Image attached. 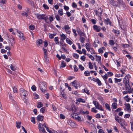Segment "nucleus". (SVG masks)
I'll return each mask as SVG.
<instances>
[{
  "mask_svg": "<svg viewBox=\"0 0 133 133\" xmlns=\"http://www.w3.org/2000/svg\"><path fill=\"white\" fill-rule=\"evenodd\" d=\"M47 85L46 83L44 82H42L40 83L39 87L40 90L42 92H44L46 90L45 89Z\"/></svg>",
  "mask_w": 133,
  "mask_h": 133,
  "instance_id": "nucleus-1",
  "label": "nucleus"
},
{
  "mask_svg": "<svg viewBox=\"0 0 133 133\" xmlns=\"http://www.w3.org/2000/svg\"><path fill=\"white\" fill-rule=\"evenodd\" d=\"M38 129L39 132L41 133H46L45 129L43 127V125L42 124L39 123Z\"/></svg>",
  "mask_w": 133,
  "mask_h": 133,
  "instance_id": "nucleus-2",
  "label": "nucleus"
},
{
  "mask_svg": "<svg viewBox=\"0 0 133 133\" xmlns=\"http://www.w3.org/2000/svg\"><path fill=\"white\" fill-rule=\"evenodd\" d=\"M20 94L21 96H24L23 98L25 99L27 95L28 94V92L26 91L23 89L21 88L20 89Z\"/></svg>",
  "mask_w": 133,
  "mask_h": 133,
  "instance_id": "nucleus-3",
  "label": "nucleus"
},
{
  "mask_svg": "<svg viewBox=\"0 0 133 133\" xmlns=\"http://www.w3.org/2000/svg\"><path fill=\"white\" fill-rule=\"evenodd\" d=\"M93 103L94 105L97 109L99 110H103L101 105H100L97 101H93Z\"/></svg>",
  "mask_w": 133,
  "mask_h": 133,
  "instance_id": "nucleus-4",
  "label": "nucleus"
},
{
  "mask_svg": "<svg viewBox=\"0 0 133 133\" xmlns=\"http://www.w3.org/2000/svg\"><path fill=\"white\" fill-rule=\"evenodd\" d=\"M63 30H64L68 34H69L70 33L71 31L70 30V28L68 25H65L64 27L63 28Z\"/></svg>",
  "mask_w": 133,
  "mask_h": 133,
  "instance_id": "nucleus-5",
  "label": "nucleus"
},
{
  "mask_svg": "<svg viewBox=\"0 0 133 133\" xmlns=\"http://www.w3.org/2000/svg\"><path fill=\"white\" fill-rule=\"evenodd\" d=\"M125 90L127 91H128L129 94L131 93L132 91L130 86L129 83H125Z\"/></svg>",
  "mask_w": 133,
  "mask_h": 133,
  "instance_id": "nucleus-6",
  "label": "nucleus"
},
{
  "mask_svg": "<svg viewBox=\"0 0 133 133\" xmlns=\"http://www.w3.org/2000/svg\"><path fill=\"white\" fill-rule=\"evenodd\" d=\"M72 85L76 89H77L80 86L79 83L76 81H74L72 82Z\"/></svg>",
  "mask_w": 133,
  "mask_h": 133,
  "instance_id": "nucleus-7",
  "label": "nucleus"
},
{
  "mask_svg": "<svg viewBox=\"0 0 133 133\" xmlns=\"http://www.w3.org/2000/svg\"><path fill=\"white\" fill-rule=\"evenodd\" d=\"M130 78V76H126L123 79V82L125 83H129V78Z\"/></svg>",
  "mask_w": 133,
  "mask_h": 133,
  "instance_id": "nucleus-8",
  "label": "nucleus"
},
{
  "mask_svg": "<svg viewBox=\"0 0 133 133\" xmlns=\"http://www.w3.org/2000/svg\"><path fill=\"white\" fill-rule=\"evenodd\" d=\"M125 106V107L126 109L128 111L130 112L131 111V106L129 103H125L124 104Z\"/></svg>",
  "mask_w": 133,
  "mask_h": 133,
  "instance_id": "nucleus-9",
  "label": "nucleus"
},
{
  "mask_svg": "<svg viewBox=\"0 0 133 133\" xmlns=\"http://www.w3.org/2000/svg\"><path fill=\"white\" fill-rule=\"evenodd\" d=\"M36 17L39 19H43L44 18V17L45 16V15L44 14H37L36 15Z\"/></svg>",
  "mask_w": 133,
  "mask_h": 133,
  "instance_id": "nucleus-10",
  "label": "nucleus"
},
{
  "mask_svg": "<svg viewBox=\"0 0 133 133\" xmlns=\"http://www.w3.org/2000/svg\"><path fill=\"white\" fill-rule=\"evenodd\" d=\"M76 30L79 35L80 36H83L84 37H85V35L84 33L82 32L79 28H77V29Z\"/></svg>",
  "mask_w": 133,
  "mask_h": 133,
  "instance_id": "nucleus-11",
  "label": "nucleus"
},
{
  "mask_svg": "<svg viewBox=\"0 0 133 133\" xmlns=\"http://www.w3.org/2000/svg\"><path fill=\"white\" fill-rule=\"evenodd\" d=\"M94 29L97 32L100 31L101 28L99 26H98L97 25H95L93 26Z\"/></svg>",
  "mask_w": 133,
  "mask_h": 133,
  "instance_id": "nucleus-12",
  "label": "nucleus"
},
{
  "mask_svg": "<svg viewBox=\"0 0 133 133\" xmlns=\"http://www.w3.org/2000/svg\"><path fill=\"white\" fill-rule=\"evenodd\" d=\"M8 38H9V40L10 42L11 46H12L13 45V43L14 42V41H15V39L12 37H9V36H8Z\"/></svg>",
  "mask_w": 133,
  "mask_h": 133,
  "instance_id": "nucleus-13",
  "label": "nucleus"
},
{
  "mask_svg": "<svg viewBox=\"0 0 133 133\" xmlns=\"http://www.w3.org/2000/svg\"><path fill=\"white\" fill-rule=\"evenodd\" d=\"M110 4L113 6H117V2L114 1L113 0H110Z\"/></svg>",
  "mask_w": 133,
  "mask_h": 133,
  "instance_id": "nucleus-14",
  "label": "nucleus"
},
{
  "mask_svg": "<svg viewBox=\"0 0 133 133\" xmlns=\"http://www.w3.org/2000/svg\"><path fill=\"white\" fill-rule=\"evenodd\" d=\"M43 119V116L40 115H38L37 118V120L38 121H42Z\"/></svg>",
  "mask_w": 133,
  "mask_h": 133,
  "instance_id": "nucleus-15",
  "label": "nucleus"
},
{
  "mask_svg": "<svg viewBox=\"0 0 133 133\" xmlns=\"http://www.w3.org/2000/svg\"><path fill=\"white\" fill-rule=\"evenodd\" d=\"M60 37L61 38V39L62 41H63L66 38V36L63 34L60 35Z\"/></svg>",
  "mask_w": 133,
  "mask_h": 133,
  "instance_id": "nucleus-16",
  "label": "nucleus"
},
{
  "mask_svg": "<svg viewBox=\"0 0 133 133\" xmlns=\"http://www.w3.org/2000/svg\"><path fill=\"white\" fill-rule=\"evenodd\" d=\"M37 44L38 46H39L42 43V41L41 39H39L37 41Z\"/></svg>",
  "mask_w": 133,
  "mask_h": 133,
  "instance_id": "nucleus-17",
  "label": "nucleus"
},
{
  "mask_svg": "<svg viewBox=\"0 0 133 133\" xmlns=\"http://www.w3.org/2000/svg\"><path fill=\"white\" fill-rule=\"evenodd\" d=\"M75 118L78 121H82L81 117L79 116H78L77 115L75 116Z\"/></svg>",
  "mask_w": 133,
  "mask_h": 133,
  "instance_id": "nucleus-18",
  "label": "nucleus"
},
{
  "mask_svg": "<svg viewBox=\"0 0 133 133\" xmlns=\"http://www.w3.org/2000/svg\"><path fill=\"white\" fill-rule=\"evenodd\" d=\"M63 9H59V10L58 11V14L61 16H62L63 14Z\"/></svg>",
  "mask_w": 133,
  "mask_h": 133,
  "instance_id": "nucleus-19",
  "label": "nucleus"
},
{
  "mask_svg": "<svg viewBox=\"0 0 133 133\" xmlns=\"http://www.w3.org/2000/svg\"><path fill=\"white\" fill-rule=\"evenodd\" d=\"M102 76L103 79L105 81V82L106 83V81H107V79L108 78V74H106L104 76Z\"/></svg>",
  "mask_w": 133,
  "mask_h": 133,
  "instance_id": "nucleus-20",
  "label": "nucleus"
},
{
  "mask_svg": "<svg viewBox=\"0 0 133 133\" xmlns=\"http://www.w3.org/2000/svg\"><path fill=\"white\" fill-rule=\"evenodd\" d=\"M104 21L105 24L107 25L109 24H110L111 23L110 20L108 18H107L106 19H104Z\"/></svg>",
  "mask_w": 133,
  "mask_h": 133,
  "instance_id": "nucleus-21",
  "label": "nucleus"
},
{
  "mask_svg": "<svg viewBox=\"0 0 133 133\" xmlns=\"http://www.w3.org/2000/svg\"><path fill=\"white\" fill-rule=\"evenodd\" d=\"M76 101L79 102L84 103L85 102V100L81 98H78L77 99Z\"/></svg>",
  "mask_w": 133,
  "mask_h": 133,
  "instance_id": "nucleus-22",
  "label": "nucleus"
},
{
  "mask_svg": "<svg viewBox=\"0 0 133 133\" xmlns=\"http://www.w3.org/2000/svg\"><path fill=\"white\" fill-rule=\"evenodd\" d=\"M16 127L18 128H20L21 125V123L20 122H16Z\"/></svg>",
  "mask_w": 133,
  "mask_h": 133,
  "instance_id": "nucleus-23",
  "label": "nucleus"
},
{
  "mask_svg": "<svg viewBox=\"0 0 133 133\" xmlns=\"http://www.w3.org/2000/svg\"><path fill=\"white\" fill-rule=\"evenodd\" d=\"M117 104L115 103H113L112 105V107L113 109H115L117 108Z\"/></svg>",
  "mask_w": 133,
  "mask_h": 133,
  "instance_id": "nucleus-24",
  "label": "nucleus"
},
{
  "mask_svg": "<svg viewBox=\"0 0 133 133\" xmlns=\"http://www.w3.org/2000/svg\"><path fill=\"white\" fill-rule=\"evenodd\" d=\"M47 56H44V60L45 63L46 64L48 63V61H49V58Z\"/></svg>",
  "mask_w": 133,
  "mask_h": 133,
  "instance_id": "nucleus-25",
  "label": "nucleus"
},
{
  "mask_svg": "<svg viewBox=\"0 0 133 133\" xmlns=\"http://www.w3.org/2000/svg\"><path fill=\"white\" fill-rule=\"evenodd\" d=\"M70 109L71 110H72L73 112H75L76 111V109L74 105H72L70 108Z\"/></svg>",
  "mask_w": 133,
  "mask_h": 133,
  "instance_id": "nucleus-26",
  "label": "nucleus"
},
{
  "mask_svg": "<svg viewBox=\"0 0 133 133\" xmlns=\"http://www.w3.org/2000/svg\"><path fill=\"white\" fill-rule=\"evenodd\" d=\"M54 40L55 42V43L56 44H59L58 38V37H55L54 38Z\"/></svg>",
  "mask_w": 133,
  "mask_h": 133,
  "instance_id": "nucleus-27",
  "label": "nucleus"
},
{
  "mask_svg": "<svg viewBox=\"0 0 133 133\" xmlns=\"http://www.w3.org/2000/svg\"><path fill=\"white\" fill-rule=\"evenodd\" d=\"M115 82L116 83L122 81V79L121 78L120 79H117L116 78H115Z\"/></svg>",
  "mask_w": 133,
  "mask_h": 133,
  "instance_id": "nucleus-28",
  "label": "nucleus"
},
{
  "mask_svg": "<svg viewBox=\"0 0 133 133\" xmlns=\"http://www.w3.org/2000/svg\"><path fill=\"white\" fill-rule=\"evenodd\" d=\"M68 123L71 127L74 126L75 124V123L72 122L71 120L69 121Z\"/></svg>",
  "mask_w": 133,
  "mask_h": 133,
  "instance_id": "nucleus-29",
  "label": "nucleus"
},
{
  "mask_svg": "<svg viewBox=\"0 0 133 133\" xmlns=\"http://www.w3.org/2000/svg\"><path fill=\"white\" fill-rule=\"evenodd\" d=\"M96 82L99 86H100L102 84L101 82V81L98 78H97L96 80Z\"/></svg>",
  "mask_w": 133,
  "mask_h": 133,
  "instance_id": "nucleus-30",
  "label": "nucleus"
},
{
  "mask_svg": "<svg viewBox=\"0 0 133 133\" xmlns=\"http://www.w3.org/2000/svg\"><path fill=\"white\" fill-rule=\"evenodd\" d=\"M43 106V104L41 102H39L38 103V105H37V107L38 108H39Z\"/></svg>",
  "mask_w": 133,
  "mask_h": 133,
  "instance_id": "nucleus-31",
  "label": "nucleus"
},
{
  "mask_svg": "<svg viewBox=\"0 0 133 133\" xmlns=\"http://www.w3.org/2000/svg\"><path fill=\"white\" fill-rule=\"evenodd\" d=\"M66 41L67 43L70 45L72 44V42L68 38H66Z\"/></svg>",
  "mask_w": 133,
  "mask_h": 133,
  "instance_id": "nucleus-32",
  "label": "nucleus"
},
{
  "mask_svg": "<svg viewBox=\"0 0 133 133\" xmlns=\"http://www.w3.org/2000/svg\"><path fill=\"white\" fill-rule=\"evenodd\" d=\"M66 65L65 63H64V61H62V62L61 64V66L60 67V68H62L65 67Z\"/></svg>",
  "mask_w": 133,
  "mask_h": 133,
  "instance_id": "nucleus-33",
  "label": "nucleus"
},
{
  "mask_svg": "<svg viewBox=\"0 0 133 133\" xmlns=\"http://www.w3.org/2000/svg\"><path fill=\"white\" fill-rule=\"evenodd\" d=\"M105 106L107 109H108L109 111L111 110V109L109 105L107 103H106L105 105Z\"/></svg>",
  "mask_w": 133,
  "mask_h": 133,
  "instance_id": "nucleus-34",
  "label": "nucleus"
},
{
  "mask_svg": "<svg viewBox=\"0 0 133 133\" xmlns=\"http://www.w3.org/2000/svg\"><path fill=\"white\" fill-rule=\"evenodd\" d=\"M84 74L86 76H88L90 75V72H89L88 71H86L84 72Z\"/></svg>",
  "mask_w": 133,
  "mask_h": 133,
  "instance_id": "nucleus-35",
  "label": "nucleus"
},
{
  "mask_svg": "<svg viewBox=\"0 0 133 133\" xmlns=\"http://www.w3.org/2000/svg\"><path fill=\"white\" fill-rule=\"evenodd\" d=\"M60 96L61 97H63L64 99H66V95L65 93H61Z\"/></svg>",
  "mask_w": 133,
  "mask_h": 133,
  "instance_id": "nucleus-36",
  "label": "nucleus"
},
{
  "mask_svg": "<svg viewBox=\"0 0 133 133\" xmlns=\"http://www.w3.org/2000/svg\"><path fill=\"white\" fill-rule=\"evenodd\" d=\"M95 108H93L91 109V111L93 112L96 113L97 112V110Z\"/></svg>",
  "mask_w": 133,
  "mask_h": 133,
  "instance_id": "nucleus-37",
  "label": "nucleus"
},
{
  "mask_svg": "<svg viewBox=\"0 0 133 133\" xmlns=\"http://www.w3.org/2000/svg\"><path fill=\"white\" fill-rule=\"evenodd\" d=\"M109 44L111 45H113L115 44L114 42L112 40H110L109 41Z\"/></svg>",
  "mask_w": 133,
  "mask_h": 133,
  "instance_id": "nucleus-38",
  "label": "nucleus"
},
{
  "mask_svg": "<svg viewBox=\"0 0 133 133\" xmlns=\"http://www.w3.org/2000/svg\"><path fill=\"white\" fill-rule=\"evenodd\" d=\"M112 31L117 35L119 33V31L118 30H113Z\"/></svg>",
  "mask_w": 133,
  "mask_h": 133,
  "instance_id": "nucleus-39",
  "label": "nucleus"
},
{
  "mask_svg": "<svg viewBox=\"0 0 133 133\" xmlns=\"http://www.w3.org/2000/svg\"><path fill=\"white\" fill-rule=\"evenodd\" d=\"M85 40V39L84 38L82 37H80L79 39V40L82 43H83Z\"/></svg>",
  "mask_w": 133,
  "mask_h": 133,
  "instance_id": "nucleus-40",
  "label": "nucleus"
},
{
  "mask_svg": "<svg viewBox=\"0 0 133 133\" xmlns=\"http://www.w3.org/2000/svg\"><path fill=\"white\" fill-rule=\"evenodd\" d=\"M89 68L91 69H92L93 68V66L91 62H89Z\"/></svg>",
  "mask_w": 133,
  "mask_h": 133,
  "instance_id": "nucleus-41",
  "label": "nucleus"
},
{
  "mask_svg": "<svg viewBox=\"0 0 133 133\" xmlns=\"http://www.w3.org/2000/svg\"><path fill=\"white\" fill-rule=\"evenodd\" d=\"M87 55L89 58H90L92 60L94 61V58L92 55L88 54Z\"/></svg>",
  "mask_w": 133,
  "mask_h": 133,
  "instance_id": "nucleus-42",
  "label": "nucleus"
},
{
  "mask_svg": "<svg viewBox=\"0 0 133 133\" xmlns=\"http://www.w3.org/2000/svg\"><path fill=\"white\" fill-rule=\"evenodd\" d=\"M84 92L87 93V94L89 95L90 94L89 91L87 89H85L84 90Z\"/></svg>",
  "mask_w": 133,
  "mask_h": 133,
  "instance_id": "nucleus-43",
  "label": "nucleus"
},
{
  "mask_svg": "<svg viewBox=\"0 0 133 133\" xmlns=\"http://www.w3.org/2000/svg\"><path fill=\"white\" fill-rule=\"evenodd\" d=\"M124 98L125 99V100L127 102H129L130 100V98H128V95L125 96L124 97Z\"/></svg>",
  "mask_w": 133,
  "mask_h": 133,
  "instance_id": "nucleus-44",
  "label": "nucleus"
},
{
  "mask_svg": "<svg viewBox=\"0 0 133 133\" xmlns=\"http://www.w3.org/2000/svg\"><path fill=\"white\" fill-rule=\"evenodd\" d=\"M43 50L44 53V56L48 55V52H47V50L43 48Z\"/></svg>",
  "mask_w": 133,
  "mask_h": 133,
  "instance_id": "nucleus-45",
  "label": "nucleus"
},
{
  "mask_svg": "<svg viewBox=\"0 0 133 133\" xmlns=\"http://www.w3.org/2000/svg\"><path fill=\"white\" fill-rule=\"evenodd\" d=\"M48 17H46L45 16L44 17V18L43 19L45 21L46 23H49V22L48 21Z\"/></svg>",
  "mask_w": 133,
  "mask_h": 133,
  "instance_id": "nucleus-46",
  "label": "nucleus"
},
{
  "mask_svg": "<svg viewBox=\"0 0 133 133\" xmlns=\"http://www.w3.org/2000/svg\"><path fill=\"white\" fill-rule=\"evenodd\" d=\"M45 107H43L40 109V111L42 113H43L45 111Z\"/></svg>",
  "mask_w": 133,
  "mask_h": 133,
  "instance_id": "nucleus-47",
  "label": "nucleus"
},
{
  "mask_svg": "<svg viewBox=\"0 0 133 133\" xmlns=\"http://www.w3.org/2000/svg\"><path fill=\"white\" fill-rule=\"evenodd\" d=\"M19 34V37L23 39H24V38H25L23 36V34L21 32Z\"/></svg>",
  "mask_w": 133,
  "mask_h": 133,
  "instance_id": "nucleus-48",
  "label": "nucleus"
},
{
  "mask_svg": "<svg viewBox=\"0 0 133 133\" xmlns=\"http://www.w3.org/2000/svg\"><path fill=\"white\" fill-rule=\"evenodd\" d=\"M10 68L11 70L13 71H15L16 69L15 66L12 64L10 66Z\"/></svg>",
  "mask_w": 133,
  "mask_h": 133,
  "instance_id": "nucleus-49",
  "label": "nucleus"
},
{
  "mask_svg": "<svg viewBox=\"0 0 133 133\" xmlns=\"http://www.w3.org/2000/svg\"><path fill=\"white\" fill-rule=\"evenodd\" d=\"M29 28L31 30H33L35 29V26L33 25H31L29 26Z\"/></svg>",
  "mask_w": 133,
  "mask_h": 133,
  "instance_id": "nucleus-50",
  "label": "nucleus"
},
{
  "mask_svg": "<svg viewBox=\"0 0 133 133\" xmlns=\"http://www.w3.org/2000/svg\"><path fill=\"white\" fill-rule=\"evenodd\" d=\"M79 69L82 71L84 69V68L81 65H79Z\"/></svg>",
  "mask_w": 133,
  "mask_h": 133,
  "instance_id": "nucleus-51",
  "label": "nucleus"
},
{
  "mask_svg": "<svg viewBox=\"0 0 133 133\" xmlns=\"http://www.w3.org/2000/svg\"><path fill=\"white\" fill-rule=\"evenodd\" d=\"M72 6L73 8H76L77 7V5L75 2H73L72 3Z\"/></svg>",
  "mask_w": 133,
  "mask_h": 133,
  "instance_id": "nucleus-52",
  "label": "nucleus"
},
{
  "mask_svg": "<svg viewBox=\"0 0 133 133\" xmlns=\"http://www.w3.org/2000/svg\"><path fill=\"white\" fill-rule=\"evenodd\" d=\"M74 71L75 72H77L78 70V68L77 67V66L76 65H74Z\"/></svg>",
  "mask_w": 133,
  "mask_h": 133,
  "instance_id": "nucleus-53",
  "label": "nucleus"
},
{
  "mask_svg": "<svg viewBox=\"0 0 133 133\" xmlns=\"http://www.w3.org/2000/svg\"><path fill=\"white\" fill-rule=\"evenodd\" d=\"M55 18L58 21H59L60 20V17L57 14L55 15Z\"/></svg>",
  "mask_w": 133,
  "mask_h": 133,
  "instance_id": "nucleus-54",
  "label": "nucleus"
},
{
  "mask_svg": "<svg viewBox=\"0 0 133 133\" xmlns=\"http://www.w3.org/2000/svg\"><path fill=\"white\" fill-rule=\"evenodd\" d=\"M31 122H32L34 124H35V119L34 117H31Z\"/></svg>",
  "mask_w": 133,
  "mask_h": 133,
  "instance_id": "nucleus-55",
  "label": "nucleus"
},
{
  "mask_svg": "<svg viewBox=\"0 0 133 133\" xmlns=\"http://www.w3.org/2000/svg\"><path fill=\"white\" fill-rule=\"evenodd\" d=\"M115 119L118 123H119L120 122V120L118 116H115Z\"/></svg>",
  "mask_w": 133,
  "mask_h": 133,
  "instance_id": "nucleus-56",
  "label": "nucleus"
},
{
  "mask_svg": "<svg viewBox=\"0 0 133 133\" xmlns=\"http://www.w3.org/2000/svg\"><path fill=\"white\" fill-rule=\"evenodd\" d=\"M73 57H75L77 59L79 57V55L77 54H74L73 55Z\"/></svg>",
  "mask_w": 133,
  "mask_h": 133,
  "instance_id": "nucleus-57",
  "label": "nucleus"
},
{
  "mask_svg": "<svg viewBox=\"0 0 133 133\" xmlns=\"http://www.w3.org/2000/svg\"><path fill=\"white\" fill-rule=\"evenodd\" d=\"M129 44H122V47L125 48L129 46Z\"/></svg>",
  "mask_w": 133,
  "mask_h": 133,
  "instance_id": "nucleus-58",
  "label": "nucleus"
},
{
  "mask_svg": "<svg viewBox=\"0 0 133 133\" xmlns=\"http://www.w3.org/2000/svg\"><path fill=\"white\" fill-rule=\"evenodd\" d=\"M64 8L66 11H68L69 9V7L66 5L64 6Z\"/></svg>",
  "mask_w": 133,
  "mask_h": 133,
  "instance_id": "nucleus-59",
  "label": "nucleus"
},
{
  "mask_svg": "<svg viewBox=\"0 0 133 133\" xmlns=\"http://www.w3.org/2000/svg\"><path fill=\"white\" fill-rule=\"evenodd\" d=\"M44 43V46L45 47H47L48 45V43L47 41H45L43 42Z\"/></svg>",
  "mask_w": 133,
  "mask_h": 133,
  "instance_id": "nucleus-60",
  "label": "nucleus"
},
{
  "mask_svg": "<svg viewBox=\"0 0 133 133\" xmlns=\"http://www.w3.org/2000/svg\"><path fill=\"white\" fill-rule=\"evenodd\" d=\"M43 7L46 9H49L48 6L44 4L43 5Z\"/></svg>",
  "mask_w": 133,
  "mask_h": 133,
  "instance_id": "nucleus-61",
  "label": "nucleus"
},
{
  "mask_svg": "<svg viewBox=\"0 0 133 133\" xmlns=\"http://www.w3.org/2000/svg\"><path fill=\"white\" fill-rule=\"evenodd\" d=\"M31 89L33 91H35L36 90V87L34 85H33L31 87Z\"/></svg>",
  "mask_w": 133,
  "mask_h": 133,
  "instance_id": "nucleus-62",
  "label": "nucleus"
},
{
  "mask_svg": "<svg viewBox=\"0 0 133 133\" xmlns=\"http://www.w3.org/2000/svg\"><path fill=\"white\" fill-rule=\"evenodd\" d=\"M81 59L83 61H84L85 60V57L84 56H82L81 57Z\"/></svg>",
  "mask_w": 133,
  "mask_h": 133,
  "instance_id": "nucleus-63",
  "label": "nucleus"
},
{
  "mask_svg": "<svg viewBox=\"0 0 133 133\" xmlns=\"http://www.w3.org/2000/svg\"><path fill=\"white\" fill-rule=\"evenodd\" d=\"M91 21L92 23L94 24H95L96 22V20L94 19H91Z\"/></svg>",
  "mask_w": 133,
  "mask_h": 133,
  "instance_id": "nucleus-64",
  "label": "nucleus"
}]
</instances>
